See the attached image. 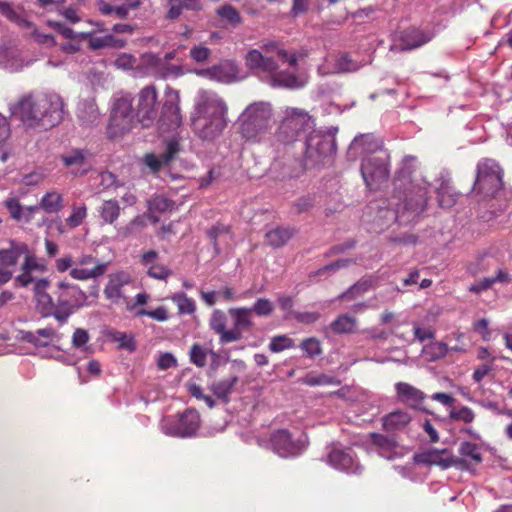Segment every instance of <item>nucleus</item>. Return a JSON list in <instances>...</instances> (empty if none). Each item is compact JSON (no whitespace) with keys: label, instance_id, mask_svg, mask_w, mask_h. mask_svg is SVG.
Segmentation results:
<instances>
[{"label":"nucleus","instance_id":"17","mask_svg":"<svg viewBox=\"0 0 512 512\" xmlns=\"http://www.w3.org/2000/svg\"><path fill=\"white\" fill-rule=\"evenodd\" d=\"M269 444L272 451L282 458L297 456L300 451L299 445L286 429L273 431L269 438Z\"/></svg>","mask_w":512,"mask_h":512},{"label":"nucleus","instance_id":"37","mask_svg":"<svg viewBox=\"0 0 512 512\" xmlns=\"http://www.w3.org/2000/svg\"><path fill=\"white\" fill-rule=\"evenodd\" d=\"M40 208L48 214L60 212L64 207L62 195L57 191L44 194L39 202Z\"/></svg>","mask_w":512,"mask_h":512},{"label":"nucleus","instance_id":"25","mask_svg":"<svg viewBox=\"0 0 512 512\" xmlns=\"http://www.w3.org/2000/svg\"><path fill=\"white\" fill-rule=\"evenodd\" d=\"M411 415L405 410L392 411L382 418V428L388 433L403 431L411 422Z\"/></svg>","mask_w":512,"mask_h":512},{"label":"nucleus","instance_id":"35","mask_svg":"<svg viewBox=\"0 0 512 512\" xmlns=\"http://www.w3.org/2000/svg\"><path fill=\"white\" fill-rule=\"evenodd\" d=\"M239 378L234 375L226 379L213 382L209 389L218 398L223 400L225 403L229 402V395L231 394L233 387L238 383Z\"/></svg>","mask_w":512,"mask_h":512},{"label":"nucleus","instance_id":"41","mask_svg":"<svg viewBox=\"0 0 512 512\" xmlns=\"http://www.w3.org/2000/svg\"><path fill=\"white\" fill-rule=\"evenodd\" d=\"M0 13L8 20L16 23L22 28H29L32 26V23L19 14L9 2L0 1Z\"/></svg>","mask_w":512,"mask_h":512},{"label":"nucleus","instance_id":"30","mask_svg":"<svg viewBox=\"0 0 512 512\" xmlns=\"http://www.w3.org/2000/svg\"><path fill=\"white\" fill-rule=\"evenodd\" d=\"M383 147V142L374 134H362L354 137V151L360 150L362 153L377 155Z\"/></svg>","mask_w":512,"mask_h":512},{"label":"nucleus","instance_id":"28","mask_svg":"<svg viewBox=\"0 0 512 512\" xmlns=\"http://www.w3.org/2000/svg\"><path fill=\"white\" fill-rule=\"evenodd\" d=\"M264 55L277 56L280 60L288 62L289 66L296 68L298 65V57L295 53L290 54L283 45L277 41H268L263 43L259 49Z\"/></svg>","mask_w":512,"mask_h":512},{"label":"nucleus","instance_id":"21","mask_svg":"<svg viewBox=\"0 0 512 512\" xmlns=\"http://www.w3.org/2000/svg\"><path fill=\"white\" fill-rule=\"evenodd\" d=\"M34 297L36 300V309L43 318L50 317L52 313L49 309L52 308V296L47 292L50 286L48 278H40L34 280Z\"/></svg>","mask_w":512,"mask_h":512},{"label":"nucleus","instance_id":"48","mask_svg":"<svg viewBox=\"0 0 512 512\" xmlns=\"http://www.w3.org/2000/svg\"><path fill=\"white\" fill-rule=\"evenodd\" d=\"M24 261L21 265V270H31L38 272H45L47 265L40 262L36 255L28 248V252L23 254Z\"/></svg>","mask_w":512,"mask_h":512},{"label":"nucleus","instance_id":"53","mask_svg":"<svg viewBox=\"0 0 512 512\" xmlns=\"http://www.w3.org/2000/svg\"><path fill=\"white\" fill-rule=\"evenodd\" d=\"M450 419L454 421H461L463 423H471L474 418L475 414L473 410L467 406H462L459 409H451L449 412Z\"/></svg>","mask_w":512,"mask_h":512},{"label":"nucleus","instance_id":"54","mask_svg":"<svg viewBox=\"0 0 512 512\" xmlns=\"http://www.w3.org/2000/svg\"><path fill=\"white\" fill-rule=\"evenodd\" d=\"M252 313L254 312L257 316L265 317L269 316L274 311V304L266 298H259L252 307Z\"/></svg>","mask_w":512,"mask_h":512},{"label":"nucleus","instance_id":"40","mask_svg":"<svg viewBox=\"0 0 512 512\" xmlns=\"http://www.w3.org/2000/svg\"><path fill=\"white\" fill-rule=\"evenodd\" d=\"M107 269L106 263H97L93 268H72L70 276L75 280H88L90 278H97L105 273Z\"/></svg>","mask_w":512,"mask_h":512},{"label":"nucleus","instance_id":"43","mask_svg":"<svg viewBox=\"0 0 512 512\" xmlns=\"http://www.w3.org/2000/svg\"><path fill=\"white\" fill-rule=\"evenodd\" d=\"M216 14L233 27L242 23L243 19L239 11L231 4H225L216 9Z\"/></svg>","mask_w":512,"mask_h":512},{"label":"nucleus","instance_id":"58","mask_svg":"<svg viewBox=\"0 0 512 512\" xmlns=\"http://www.w3.org/2000/svg\"><path fill=\"white\" fill-rule=\"evenodd\" d=\"M5 206L13 219L19 221L23 218L24 207L17 198H8L5 201Z\"/></svg>","mask_w":512,"mask_h":512},{"label":"nucleus","instance_id":"20","mask_svg":"<svg viewBox=\"0 0 512 512\" xmlns=\"http://www.w3.org/2000/svg\"><path fill=\"white\" fill-rule=\"evenodd\" d=\"M434 38L432 30L411 27L404 30L400 37V45L402 50H412L419 48Z\"/></svg>","mask_w":512,"mask_h":512},{"label":"nucleus","instance_id":"61","mask_svg":"<svg viewBox=\"0 0 512 512\" xmlns=\"http://www.w3.org/2000/svg\"><path fill=\"white\" fill-rule=\"evenodd\" d=\"M303 383L309 386L329 385L332 383V379L324 374H307L303 379Z\"/></svg>","mask_w":512,"mask_h":512},{"label":"nucleus","instance_id":"46","mask_svg":"<svg viewBox=\"0 0 512 512\" xmlns=\"http://www.w3.org/2000/svg\"><path fill=\"white\" fill-rule=\"evenodd\" d=\"M148 207L150 211L165 213L175 209V202L165 196L156 195L148 202Z\"/></svg>","mask_w":512,"mask_h":512},{"label":"nucleus","instance_id":"34","mask_svg":"<svg viewBox=\"0 0 512 512\" xmlns=\"http://www.w3.org/2000/svg\"><path fill=\"white\" fill-rule=\"evenodd\" d=\"M370 440L378 448L379 454L387 459H391L397 448V442L393 437H388L379 433H371Z\"/></svg>","mask_w":512,"mask_h":512},{"label":"nucleus","instance_id":"62","mask_svg":"<svg viewBox=\"0 0 512 512\" xmlns=\"http://www.w3.org/2000/svg\"><path fill=\"white\" fill-rule=\"evenodd\" d=\"M90 336L88 331L83 328H77L72 336V345L75 348H81L88 343Z\"/></svg>","mask_w":512,"mask_h":512},{"label":"nucleus","instance_id":"4","mask_svg":"<svg viewBox=\"0 0 512 512\" xmlns=\"http://www.w3.org/2000/svg\"><path fill=\"white\" fill-rule=\"evenodd\" d=\"M228 108L225 102L214 94H203L195 106L192 129L202 140L218 138L227 126Z\"/></svg>","mask_w":512,"mask_h":512},{"label":"nucleus","instance_id":"50","mask_svg":"<svg viewBox=\"0 0 512 512\" xmlns=\"http://www.w3.org/2000/svg\"><path fill=\"white\" fill-rule=\"evenodd\" d=\"M97 7L101 14L103 15H111L114 14L116 17L120 19L127 18V7L120 6H112L108 4L104 0L97 1Z\"/></svg>","mask_w":512,"mask_h":512},{"label":"nucleus","instance_id":"64","mask_svg":"<svg viewBox=\"0 0 512 512\" xmlns=\"http://www.w3.org/2000/svg\"><path fill=\"white\" fill-rule=\"evenodd\" d=\"M493 285V280L491 277L483 278L479 281H475L473 284L470 285L469 291L475 294H480L484 291H487L490 289Z\"/></svg>","mask_w":512,"mask_h":512},{"label":"nucleus","instance_id":"57","mask_svg":"<svg viewBox=\"0 0 512 512\" xmlns=\"http://www.w3.org/2000/svg\"><path fill=\"white\" fill-rule=\"evenodd\" d=\"M207 352L199 344H193L190 350V360L198 367H204L206 365Z\"/></svg>","mask_w":512,"mask_h":512},{"label":"nucleus","instance_id":"52","mask_svg":"<svg viewBox=\"0 0 512 512\" xmlns=\"http://www.w3.org/2000/svg\"><path fill=\"white\" fill-rule=\"evenodd\" d=\"M330 329L337 334L350 333L352 331V317L349 314L340 315L330 324Z\"/></svg>","mask_w":512,"mask_h":512},{"label":"nucleus","instance_id":"22","mask_svg":"<svg viewBox=\"0 0 512 512\" xmlns=\"http://www.w3.org/2000/svg\"><path fill=\"white\" fill-rule=\"evenodd\" d=\"M144 61L148 72L156 78L178 76L181 71L180 67L172 65L154 54L146 55Z\"/></svg>","mask_w":512,"mask_h":512},{"label":"nucleus","instance_id":"10","mask_svg":"<svg viewBox=\"0 0 512 512\" xmlns=\"http://www.w3.org/2000/svg\"><path fill=\"white\" fill-rule=\"evenodd\" d=\"M272 106L269 103L260 102L250 105L245 112L241 123V133L246 140H255L258 135L264 133L270 126Z\"/></svg>","mask_w":512,"mask_h":512},{"label":"nucleus","instance_id":"15","mask_svg":"<svg viewBox=\"0 0 512 512\" xmlns=\"http://www.w3.org/2000/svg\"><path fill=\"white\" fill-rule=\"evenodd\" d=\"M414 462L424 465H437L442 469L456 467L462 469L465 464L464 459H458L451 455L447 449H429L421 453H417L413 457Z\"/></svg>","mask_w":512,"mask_h":512},{"label":"nucleus","instance_id":"36","mask_svg":"<svg viewBox=\"0 0 512 512\" xmlns=\"http://www.w3.org/2000/svg\"><path fill=\"white\" fill-rule=\"evenodd\" d=\"M212 71L220 81L230 83L237 80L239 67L235 61L227 60L218 66H214Z\"/></svg>","mask_w":512,"mask_h":512},{"label":"nucleus","instance_id":"45","mask_svg":"<svg viewBox=\"0 0 512 512\" xmlns=\"http://www.w3.org/2000/svg\"><path fill=\"white\" fill-rule=\"evenodd\" d=\"M424 356L429 361H436L446 356L448 347L443 342H431L423 347Z\"/></svg>","mask_w":512,"mask_h":512},{"label":"nucleus","instance_id":"63","mask_svg":"<svg viewBox=\"0 0 512 512\" xmlns=\"http://www.w3.org/2000/svg\"><path fill=\"white\" fill-rule=\"evenodd\" d=\"M11 136L10 122L0 113V147H2Z\"/></svg>","mask_w":512,"mask_h":512},{"label":"nucleus","instance_id":"38","mask_svg":"<svg viewBox=\"0 0 512 512\" xmlns=\"http://www.w3.org/2000/svg\"><path fill=\"white\" fill-rule=\"evenodd\" d=\"M328 463L335 469L348 470L352 466V457L344 450L333 447L328 454Z\"/></svg>","mask_w":512,"mask_h":512},{"label":"nucleus","instance_id":"6","mask_svg":"<svg viewBox=\"0 0 512 512\" xmlns=\"http://www.w3.org/2000/svg\"><path fill=\"white\" fill-rule=\"evenodd\" d=\"M54 294L56 300H52L50 317H54L60 325L65 324L71 315L87 305L86 293L76 284L59 281Z\"/></svg>","mask_w":512,"mask_h":512},{"label":"nucleus","instance_id":"44","mask_svg":"<svg viewBox=\"0 0 512 512\" xmlns=\"http://www.w3.org/2000/svg\"><path fill=\"white\" fill-rule=\"evenodd\" d=\"M171 300L177 305L178 313L180 315H190L196 310V305L193 299L189 298L185 293H176L171 297Z\"/></svg>","mask_w":512,"mask_h":512},{"label":"nucleus","instance_id":"33","mask_svg":"<svg viewBox=\"0 0 512 512\" xmlns=\"http://www.w3.org/2000/svg\"><path fill=\"white\" fill-rule=\"evenodd\" d=\"M228 313L233 318L232 330L242 332V329L249 330L253 326L251 320L252 309L249 307L230 308Z\"/></svg>","mask_w":512,"mask_h":512},{"label":"nucleus","instance_id":"49","mask_svg":"<svg viewBox=\"0 0 512 512\" xmlns=\"http://www.w3.org/2000/svg\"><path fill=\"white\" fill-rule=\"evenodd\" d=\"M294 347V340L286 335L275 336L271 339L269 343V350L273 353H279L284 350L292 349Z\"/></svg>","mask_w":512,"mask_h":512},{"label":"nucleus","instance_id":"32","mask_svg":"<svg viewBox=\"0 0 512 512\" xmlns=\"http://www.w3.org/2000/svg\"><path fill=\"white\" fill-rule=\"evenodd\" d=\"M23 339L37 347H46L53 340L59 339V336L51 327L37 329L36 331H28L23 335Z\"/></svg>","mask_w":512,"mask_h":512},{"label":"nucleus","instance_id":"12","mask_svg":"<svg viewBox=\"0 0 512 512\" xmlns=\"http://www.w3.org/2000/svg\"><path fill=\"white\" fill-rule=\"evenodd\" d=\"M179 103V92L172 87L167 86L161 102L160 115L158 119L161 127H165L167 130H173L180 127L182 124V115Z\"/></svg>","mask_w":512,"mask_h":512},{"label":"nucleus","instance_id":"16","mask_svg":"<svg viewBox=\"0 0 512 512\" xmlns=\"http://www.w3.org/2000/svg\"><path fill=\"white\" fill-rule=\"evenodd\" d=\"M131 275L125 271H119L109 275L108 282L104 288L105 297L112 303H124L127 300L126 287L132 285Z\"/></svg>","mask_w":512,"mask_h":512},{"label":"nucleus","instance_id":"60","mask_svg":"<svg viewBox=\"0 0 512 512\" xmlns=\"http://www.w3.org/2000/svg\"><path fill=\"white\" fill-rule=\"evenodd\" d=\"M210 54V49L202 45L194 46L190 50V57L198 63H203L208 60Z\"/></svg>","mask_w":512,"mask_h":512},{"label":"nucleus","instance_id":"5","mask_svg":"<svg viewBox=\"0 0 512 512\" xmlns=\"http://www.w3.org/2000/svg\"><path fill=\"white\" fill-rule=\"evenodd\" d=\"M245 66L255 75H266L268 83L273 88H299L300 84L295 74L278 71L279 65L271 55H264L258 49L249 50L245 57Z\"/></svg>","mask_w":512,"mask_h":512},{"label":"nucleus","instance_id":"56","mask_svg":"<svg viewBox=\"0 0 512 512\" xmlns=\"http://www.w3.org/2000/svg\"><path fill=\"white\" fill-rule=\"evenodd\" d=\"M300 348L308 357H315L322 352L320 342L313 337L304 339L300 344Z\"/></svg>","mask_w":512,"mask_h":512},{"label":"nucleus","instance_id":"29","mask_svg":"<svg viewBox=\"0 0 512 512\" xmlns=\"http://www.w3.org/2000/svg\"><path fill=\"white\" fill-rule=\"evenodd\" d=\"M436 187L438 204L442 208L449 209L457 202L458 194L454 191L449 179L441 176L437 179Z\"/></svg>","mask_w":512,"mask_h":512},{"label":"nucleus","instance_id":"2","mask_svg":"<svg viewBox=\"0 0 512 512\" xmlns=\"http://www.w3.org/2000/svg\"><path fill=\"white\" fill-rule=\"evenodd\" d=\"M11 114L26 132L48 130L63 119L64 103L55 93H29L10 105Z\"/></svg>","mask_w":512,"mask_h":512},{"label":"nucleus","instance_id":"51","mask_svg":"<svg viewBox=\"0 0 512 512\" xmlns=\"http://www.w3.org/2000/svg\"><path fill=\"white\" fill-rule=\"evenodd\" d=\"M86 159V152L80 149H74L61 156V160L66 167L81 166Z\"/></svg>","mask_w":512,"mask_h":512},{"label":"nucleus","instance_id":"3","mask_svg":"<svg viewBox=\"0 0 512 512\" xmlns=\"http://www.w3.org/2000/svg\"><path fill=\"white\" fill-rule=\"evenodd\" d=\"M302 160L286 158L276 160L271 166L274 180L286 182L301 177L306 171L323 166L335 150L334 140L321 132H312L306 139Z\"/></svg>","mask_w":512,"mask_h":512},{"label":"nucleus","instance_id":"39","mask_svg":"<svg viewBox=\"0 0 512 512\" xmlns=\"http://www.w3.org/2000/svg\"><path fill=\"white\" fill-rule=\"evenodd\" d=\"M459 454L462 456L460 459L465 460V464L462 469L468 467V461L474 462L476 464H479L482 461V455L479 446L469 441H464L460 444Z\"/></svg>","mask_w":512,"mask_h":512},{"label":"nucleus","instance_id":"14","mask_svg":"<svg viewBox=\"0 0 512 512\" xmlns=\"http://www.w3.org/2000/svg\"><path fill=\"white\" fill-rule=\"evenodd\" d=\"M158 93L155 85H147L138 93L136 117L143 127H149L156 119Z\"/></svg>","mask_w":512,"mask_h":512},{"label":"nucleus","instance_id":"19","mask_svg":"<svg viewBox=\"0 0 512 512\" xmlns=\"http://www.w3.org/2000/svg\"><path fill=\"white\" fill-rule=\"evenodd\" d=\"M397 398L400 402L407 406L428 413L429 411L423 406L426 398L424 392L406 382H398L395 385Z\"/></svg>","mask_w":512,"mask_h":512},{"label":"nucleus","instance_id":"55","mask_svg":"<svg viewBox=\"0 0 512 512\" xmlns=\"http://www.w3.org/2000/svg\"><path fill=\"white\" fill-rule=\"evenodd\" d=\"M87 216V208L85 205L73 207L71 215L66 219V223L70 228H76L82 224Z\"/></svg>","mask_w":512,"mask_h":512},{"label":"nucleus","instance_id":"59","mask_svg":"<svg viewBox=\"0 0 512 512\" xmlns=\"http://www.w3.org/2000/svg\"><path fill=\"white\" fill-rule=\"evenodd\" d=\"M138 315L148 316L159 322H164L168 319V311L164 306H159L154 310L141 309L138 311Z\"/></svg>","mask_w":512,"mask_h":512},{"label":"nucleus","instance_id":"1","mask_svg":"<svg viewBox=\"0 0 512 512\" xmlns=\"http://www.w3.org/2000/svg\"><path fill=\"white\" fill-rule=\"evenodd\" d=\"M416 158L414 156H406L403 160L397 177L394 181L395 208H384L381 204L385 201L371 203V210H379L380 218L386 222L398 221L399 224L413 223L425 210L428 200L427 186L414 184L411 174L414 171Z\"/></svg>","mask_w":512,"mask_h":512},{"label":"nucleus","instance_id":"27","mask_svg":"<svg viewBox=\"0 0 512 512\" xmlns=\"http://www.w3.org/2000/svg\"><path fill=\"white\" fill-rule=\"evenodd\" d=\"M296 230L292 227L277 226L266 232L264 242L272 248H280L288 243Z\"/></svg>","mask_w":512,"mask_h":512},{"label":"nucleus","instance_id":"8","mask_svg":"<svg viewBox=\"0 0 512 512\" xmlns=\"http://www.w3.org/2000/svg\"><path fill=\"white\" fill-rule=\"evenodd\" d=\"M360 172L370 191L381 190L390 178L389 154L380 151L377 155L365 157L361 162Z\"/></svg>","mask_w":512,"mask_h":512},{"label":"nucleus","instance_id":"18","mask_svg":"<svg viewBox=\"0 0 512 512\" xmlns=\"http://www.w3.org/2000/svg\"><path fill=\"white\" fill-rule=\"evenodd\" d=\"M227 316L222 310L213 311L209 320V327L215 334L219 335V342L221 344H227L237 342L242 339V332L237 330L226 329Z\"/></svg>","mask_w":512,"mask_h":512},{"label":"nucleus","instance_id":"47","mask_svg":"<svg viewBox=\"0 0 512 512\" xmlns=\"http://www.w3.org/2000/svg\"><path fill=\"white\" fill-rule=\"evenodd\" d=\"M81 39L88 40L89 48L92 50H98L104 47H108L109 41L112 40V35L107 34L104 36H95L90 32H81Z\"/></svg>","mask_w":512,"mask_h":512},{"label":"nucleus","instance_id":"11","mask_svg":"<svg viewBox=\"0 0 512 512\" xmlns=\"http://www.w3.org/2000/svg\"><path fill=\"white\" fill-rule=\"evenodd\" d=\"M134 120L132 98L129 95L115 100L107 128L109 138H116L130 131Z\"/></svg>","mask_w":512,"mask_h":512},{"label":"nucleus","instance_id":"7","mask_svg":"<svg viewBox=\"0 0 512 512\" xmlns=\"http://www.w3.org/2000/svg\"><path fill=\"white\" fill-rule=\"evenodd\" d=\"M315 123L308 111L286 106L282 109V120L275 133V139L283 144L294 143L302 133L313 129Z\"/></svg>","mask_w":512,"mask_h":512},{"label":"nucleus","instance_id":"42","mask_svg":"<svg viewBox=\"0 0 512 512\" xmlns=\"http://www.w3.org/2000/svg\"><path fill=\"white\" fill-rule=\"evenodd\" d=\"M100 113L98 107L93 102H84L78 108V118L82 123L91 125L99 119Z\"/></svg>","mask_w":512,"mask_h":512},{"label":"nucleus","instance_id":"9","mask_svg":"<svg viewBox=\"0 0 512 512\" xmlns=\"http://www.w3.org/2000/svg\"><path fill=\"white\" fill-rule=\"evenodd\" d=\"M473 190L485 197L496 195L503 188V170L493 159L478 162Z\"/></svg>","mask_w":512,"mask_h":512},{"label":"nucleus","instance_id":"31","mask_svg":"<svg viewBox=\"0 0 512 512\" xmlns=\"http://www.w3.org/2000/svg\"><path fill=\"white\" fill-rule=\"evenodd\" d=\"M102 224L114 225L121 215V207L116 199L104 200L97 208Z\"/></svg>","mask_w":512,"mask_h":512},{"label":"nucleus","instance_id":"13","mask_svg":"<svg viewBox=\"0 0 512 512\" xmlns=\"http://www.w3.org/2000/svg\"><path fill=\"white\" fill-rule=\"evenodd\" d=\"M200 427V414L195 409H187L179 415L177 421L166 420L163 429L167 435L174 437H192Z\"/></svg>","mask_w":512,"mask_h":512},{"label":"nucleus","instance_id":"23","mask_svg":"<svg viewBox=\"0 0 512 512\" xmlns=\"http://www.w3.org/2000/svg\"><path fill=\"white\" fill-rule=\"evenodd\" d=\"M180 151L179 143L176 140H170L167 143L165 151L156 156L153 153H148L144 157V163L151 169L152 172L157 173L163 165L169 164Z\"/></svg>","mask_w":512,"mask_h":512},{"label":"nucleus","instance_id":"26","mask_svg":"<svg viewBox=\"0 0 512 512\" xmlns=\"http://www.w3.org/2000/svg\"><path fill=\"white\" fill-rule=\"evenodd\" d=\"M28 252V245L21 241L10 240L9 247L0 249V264L15 266L20 257Z\"/></svg>","mask_w":512,"mask_h":512},{"label":"nucleus","instance_id":"24","mask_svg":"<svg viewBox=\"0 0 512 512\" xmlns=\"http://www.w3.org/2000/svg\"><path fill=\"white\" fill-rule=\"evenodd\" d=\"M158 253L155 250H150L141 256V264L147 268V274L158 280H166L172 271L163 264L156 263Z\"/></svg>","mask_w":512,"mask_h":512}]
</instances>
